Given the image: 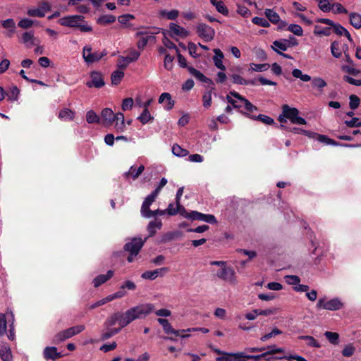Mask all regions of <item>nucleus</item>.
<instances>
[{"label":"nucleus","mask_w":361,"mask_h":361,"mask_svg":"<svg viewBox=\"0 0 361 361\" xmlns=\"http://www.w3.org/2000/svg\"><path fill=\"white\" fill-rule=\"evenodd\" d=\"M172 152L175 156L179 157H183L188 154V151L187 149L182 148L177 144L173 145Z\"/></svg>","instance_id":"nucleus-45"},{"label":"nucleus","mask_w":361,"mask_h":361,"mask_svg":"<svg viewBox=\"0 0 361 361\" xmlns=\"http://www.w3.org/2000/svg\"><path fill=\"white\" fill-rule=\"evenodd\" d=\"M159 103L164 104V107L166 110H171L174 105L171 95L168 92H164L159 96Z\"/></svg>","instance_id":"nucleus-23"},{"label":"nucleus","mask_w":361,"mask_h":361,"mask_svg":"<svg viewBox=\"0 0 361 361\" xmlns=\"http://www.w3.org/2000/svg\"><path fill=\"white\" fill-rule=\"evenodd\" d=\"M169 31L171 32L170 35L172 37L175 36L186 37L189 35V32L187 30L173 23L169 24Z\"/></svg>","instance_id":"nucleus-18"},{"label":"nucleus","mask_w":361,"mask_h":361,"mask_svg":"<svg viewBox=\"0 0 361 361\" xmlns=\"http://www.w3.org/2000/svg\"><path fill=\"white\" fill-rule=\"evenodd\" d=\"M216 276L231 285H235L238 282L234 269L227 264L219 269L216 274Z\"/></svg>","instance_id":"nucleus-5"},{"label":"nucleus","mask_w":361,"mask_h":361,"mask_svg":"<svg viewBox=\"0 0 361 361\" xmlns=\"http://www.w3.org/2000/svg\"><path fill=\"white\" fill-rule=\"evenodd\" d=\"M324 336L331 343L334 345L338 343L339 334L338 333L326 331Z\"/></svg>","instance_id":"nucleus-51"},{"label":"nucleus","mask_w":361,"mask_h":361,"mask_svg":"<svg viewBox=\"0 0 361 361\" xmlns=\"http://www.w3.org/2000/svg\"><path fill=\"white\" fill-rule=\"evenodd\" d=\"M2 27L6 30L4 35L8 38H11L16 32V22L13 18H8L1 21Z\"/></svg>","instance_id":"nucleus-14"},{"label":"nucleus","mask_w":361,"mask_h":361,"mask_svg":"<svg viewBox=\"0 0 361 361\" xmlns=\"http://www.w3.org/2000/svg\"><path fill=\"white\" fill-rule=\"evenodd\" d=\"M292 75L294 78H299L303 82H309L312 80L310 75L302 73V71L298 68H294L292 71Z\"/></svg>","instance_id":"nucleus-39"},{"label":"nucleus","mask_w":361,"mask_h":361,"mask_svg":"<svg viewBox=\"0 0 361 361\" xmlns=\"http://www.w3.org/2000/svg\"><path fill=\"white\" fill-rule=\"evenodd\" d=\"M114 129L117 133H123L126 130V123L124 115L123 113L118 112L116 114V118L114 121Z\"/></svg>","instance_id":"nucleus-21"},{"label":"nucleus","mask_w":361,"mask_h":361,"mask_svg":"<svg viewBox=\"0 0 361 361\" xmlns=\"http://www.w3.org/2000/svg\"><path fill=\"white\" fill-rule=\"evenodd\" d=\"M104 326L107 329V330H106V331L102 333V336H101L102 340H106V339L112 337L113 336L119 333L120 331L123 329V328H121L120 326L118 328H114V329L111 328V326L107 327L105 324H104Z\"/></svg>","instance_id":"nucleus-34"},{"label":"nucleus","mask_w":361,"mask_h":361,"mask_svg":"<svg viewBox=\"0 0 361 361\" xmlns=\"http://www.w3.org/2000/svg\"><path fill=\"white\" fill-rule=\"evenodd\" d=\"M228 102L231 104L233 108H243L244 103L241 102V99H245L240 94L236 92H230L229 94L226 96Z\"/></svg>","instance_id":"nucleus-17"},{"label":"nucleus","mask_w":361,"mask_h":361,"mask_svg":"<svg viewBox=\"0 0 361 361\" xmlns=\"http://www.w3.org/2000/svg\"><path fill=\"white\" fill-rule=\"evenodd\" d=\"M250 66L252 71L259 72L265 71L269 68V65L268 63L257 64L251 63Z\"/></svg>","instance_id":"nucleus-57"},{"label":"nucleus","mask_w":361,"mask_h":361,"mask_svg":"<svg viewBox=\"0 0 361 361\" xmlns=\"http://www.w3.org/2000/svg\"><path fill=\"white\" fill-rule=\"evenodd\" d=\"M90 78L91 80L86 82L88 87L101 88L105 85L103 75L99 72L92 71L90 73Z\"/></svg>","instance_id":"nucleus-12"},{"label":"nucleus","mask_w":361,"mask_h":361,"mask_svg":"<svg viewBox=\"0 0 361 361\" xmlns=\"http://www.w3.org/2000/svg\"><path fill=\"white\" fill-rule=\"evenodd\" d=\"M168 271L166 267L157 269L153 271H147L142 274L141 277L144 279L154 280L159 275L163 276Z\"/></svg>","instance_id":"nucleus-19"},{"label":"nucleus","mask_w":361,"mask_h":361,"mask_svg":"<svg viewBox=\"0 0 361 361\" xmlns=\"http://www.w3.org/2000/svg\"><path fill=\"white\" fill-rule=\"evenodd\" d=\"M14 324V315L11 311H7L5 314H0V336L7 333V324Z\"/></svg>","instance_id":"nucleus-10"},{"label":"nucleus","mask_w":361,"mask_h":361,"mask_svg":"<svg viewBox=\"0 0 361 361\" xmlns=\"http://www.w3.org/2000/svg\"><path fill=\"white\" fill-rule=\"evenodd\" d=\"M285 281L289 285H298L300 282V279L295 275H287L284 277Z\"/></svg>","instance_id":"nucleus-60"},{"label":"nucleus","mask_w":361,"mask_h":361,"mask_svg":"<svg viewBox=\"0 0 361 361\" xmlns=\"http://www.w3.org/2000/svg\"><path fill=\"white\" fill-rule=\"evenodd\" d=\"M290 131L295 134L305 135L309 137H313L314 136L317 135V134L314 133H312L310 130H304L298 127L291 128H290Z\"/></svg>","instance_id":"nucleus-50"},{"label":"nucleus","mask_w":361,"mask_h":361,"mask_svg":"<svg viewBox=\"0 0 361 361\" xmlns=\"http://www.w3.org/2000/svg\"><path fill=\"white\" fill-rule=\"evenodd\" d=\"M75 113L68 108L60 111L59 118L63 121H72L74 118Z\"/></svg>","instance_id":"nucleus-32"},{"label":"nucleus","mask_w":361,"mask_h":361,"mask_svg":"<svg viewBox=\"0 0 361 361\" xmlns=\"http://www.w3.org/2000/svg\"><path fill=\"white\" fill-rule=\"evenodd\" d=\"M349 99H350L349 106L351 109L355 110V109H357L359 106L360 103V99L357 95H355V94L350 95L349 97Z\"/></svg>","instance_id":"nucleus-59"},{"label":"nucleus","mask_w":361,"mask_h":361,"mask_svg":"<svg viewBox=\"0 0 361 361\" xmlns=\"http://www.w3.org/2000/svg\"><path fill=\"white\" fill-rule=\"evenodd\" d=\"M145 240H142L141 238H134L130 242L127 243L124 249L126 251L130 253L128 257V261L132 262L134 260V257H136L140 249L142 247Z\"/></svg>","instance_id":"nucleus-4"},{"label":"nucleus","mask_w":361,"mask_h":361,"mask_svg":"<svg viewBox=\"0 0 361 361\" xmlns=\"http://www.w3.org/2000/svg\"><path fill=\"white\" fill-rule=\"evenodd\" d=\"M116 17L113 15H103L97 19V23L106 25L115 22Z\"/></svg>","instance_id":"nucleus-44"},{"label":"nucleus","mask_w":361,"mask_h":361,"mask_svg":"<svg viewBox=\"0 0 361 361\" xmlns=\"http://www.w3.org/2000/svg\"><path fill=\"white\" fill-rule=\"evenodd\" d=\"M267 350L264 352L267 355H274L276 353H283L285 352V349L283 348L277 347L275 345H269L267 348Z\"/></svg>","instance_id":"nucleus-55"},{"label":"nucleus","mask_w":361,"mask_h":361,"mask_svg":"<svg viewBox=\"0 0 361 361\" xmlns=\"http://www.w3.org/2000/svg\"><path fill=\"white\" fill-rule=\"evenodd\" d=\"M21 41L27 48H31L39 42V39L35 37L34 32L32 31L23 32L22 35Z\"/></svg>","instance_id":"nucleus-16"},{"label":"nucleus","mask_w":361,"mask_h":361,"mask_svg":"<svg viewBox=\"0 0 361 361\" xmlns=\"http://www.w3.org/2000/svg\"><path fill=\"white\" fill-rule=\"evenodd\" d=\"M140 122L145 125L152 121L154 118L151 116L148 109H143L142 114L137 117Z\"/></svg>","instance_id":"nucleus-42"},{"label":"nucleus","mask_w":361,"mask_h":361,"mask_svg":"<svg viewBox=\"0 0 361 361\" xmlns=\"http://www.w3.org/2000/svg\"><path fill=\"white\" fill-rule=\"evenodd\" d=\"M61 25L70 27H78L80 32H88L92 30V28L85 21L83 16L72 15L61 18L59 20Z\"/></svg>","instance_id":"nucleus-2"},{"label":"nucleus","mask_w":361,"mask_h":361,"mask_svg":"<svg viewBox=\"0 0 361 361\" xmlns=\"http://www.w3.org/2000/svg\"><path fill=\"white\" fill-rule=\"evenodd\" d=\"M157 322L159 324H161L163 327V329L164 332L167 334H178V331H177L176 329H174L171 324L169 323L168 319H162L159 318L157 319Z\"/></svg>","instance_id":"nucleus-29"},{"label":"nucleus","mask_w":361,"mask_h":361,"mask_svg":"<svg viewBox=\"0 0 361 361\" xmlns=\"http://www.w3.org/2000/svg\"><path fill=\"white\" fill-rule=\"evenodd\" d=\"M287 30L297 36H302L303 30L300 25L298 24H290L288 26Z\"/></svg>","instance_id":"nucleus-56"},{"label":"nucleus","mask_w":361,"mask_h":361,"mask_svg":"<svg viewBox=\"0 0 361 361\" xmlns=\"http://www.w3.org/2000/svg\"><path fill=\"white\" fill-rule=\"evenodd\" d=\"M145 166L144 165H140L138 167H136L135 166H131L128 171H126L123 173V177L126 180H136L140 174L144 171Z\"/></svg>","instance_id":"nucleus-15"},{"label":"nucleus","mask_w":361,"mask_h":361,"mask_svg":"<svg viewBox=\"0 0 361 361\" xmlns=\"http://www.w3.org/2000/svg\"><path fill=\"white\" fill-rule=\"evenodd\" d=\"M107 52L105 49L102 51H92V47L87 45L83 47L82 58L87 64L99 61L103 56H106Z\"/></svg>","instance_id":"nucleus-6"},{"label":"nucleus","mask_w":361,"mask_h":361,"mask_svg":"<svg viewBox=\"0 0 361 361\" xmlns=\"http://www.w3.org/2000/svg\"><path fill=\"white\" fill-rule=\"evenodd\" d=\"M331 8L333 13L335 14L348 13L347 9L345 8L340 3L333 4Z\"/></svg>","instance_id":"nucleus-62"},{"label":"nucleus","mask_w":361,"mask_h":361,"mask_svg":"<svg viewBox=\"0 0 361 361\" xmlns=\"http://www.w3.org/2000/svg\"><path fill=\"white\" fill-rule=\"evenodd\" d=\"M282 110L286 118L289 119L291 123L297 125H305L307 123L305 118L298 116L299 111L296 108L284 104L282 106Z\"/></svg>","instance_id":"nucleus-7"},{"label":"nucleus","mask_w":361,"mask_h":361,"mask_svg":"<svg viewBox=\"0 0 361 361\" xmlns=\"http://www.w3.org/2000/svg\"><path fill=\"white\" fill-rule=\"evenodd\" d=\"M176 206L178 207V213H179L180 216H182L184 218L194 221L195 214H193V211L188 212L183 205L179 204Z\"/></svg>","instance_id":"nucleus-47"},{"label":"nucleus","mask_w":361,"mask_h":361,"mask_svg":"<svg viewBox=\"0 0 361 361\" xmlns=\"http://www.w3.org/2000/svg\"><path fill=\"white\" fill-rule=\"evenodd\" d=\"M189 71L196 79L198 80L205 82V83H209L211 82V80L208 78H207L203 73H202L200 71L194 68H190Z\"/></svg>","instance_id":"nucleus-33"},{"label":"nucleus","mask_w":361,"mask_h":361,"mask_svg":"<svg viewBox=\"0 0 361 361\" xmlns=\"http://www.w3.org/2000/svg\"><path fill=\"white\" fill-rule=\"evenodd\" d=\"M162 226V222L161 220L155 219L151 221L147 225V231L149 236H153L157 230H160Z\"/></svg>","instance_id":"nucleus-30"},{"label":"nucleus","mask_w":361,"mask_h":361,"mask_svg":"<svg viewBox=\"0 0 361 361\" xmlns=\"http://www.w3.org/2000/svg\"><path fill=\"white\" fill-rule=\"evenodd\" d=\"M86 121L90 124L99 123L100 122V118L93 110H90L86 114Z\"/></svg>","instance_id":"nucleus-43"},{"label":"nucleus","mask_w":361,"mask_h":361,"mask_svg":"<svg viewBox=\"0 0 361 361\" xmlns=\"http://www.w3.org/2000/svg\"><path fill=\"white\" fill-rule=\"evenodd\" d=\"M35 23V21L30 19V18H23L21 19L18 23V27L23 28V29H29Z\"/></svg>","instance_id":"nucleus-54"},{"label":"nucleus","mask_w":361,"mask_h":361,"mask_svg":"<svg viewBox=\"0 0 361 361\" xmlns=\"http://www.w3.org/2000/svg\"><path fill=\"white\" fill-rule=\"evenodd\" d=\"M44 357L47 360L50 359L54 360L62 357V355L57 352L56 347H47L44 350Z\"/></svg>","instance_id":"nucleus-26"},{"label":"nucleus","mask_w":361,"mask_h":361,"mask_svg":"<svg viewBox=\"0 0 361 361\" xmlns=\"http://www.w3.org/2000/svg\"><path fill=\"white\" fill-rule=\"evenodd\" d=\"M85 329L84 325H78L71 327L64 331L59 332L54 337V341L56 343L62 342L72 336L78 334Z\"/></svg>","instance_id":"nucleus-8"},{"label":"nucleus","mask_w":361,"mask_h":361,"mask_svg":"<svg viewBox=\"0 0 361 361\" xmlns=\"http://www.w3.org/2000/svg\"><path fill=\"white\" fill-rule=\"evenodd\" d=\"M179 12L178 10L173 9L171 11L161 10L159 15L161 17L166 18L169 20H175L178 16Z\"/></svg>","instance_id":"nucleus-37"},{"label":"nucleus","mask_w":361,"mask_h":361,"mask_svg":"<svg viewBox=\"0 0 361 361\" xmlns=\"http://www.w3.org/2000/svg\"><path fill=\"white\" fill-rule=\"evenodd\" d=\"M145 34V32L140 31L137 32L135 35L136 37H140V39L137 43V47L140 49H144L149 40L154 39V37L153 35L144 36Z\"/></svg>","instance_id":"nucleus-27"},{"label":"nucleus","mask_w":361,"mask_h":361,"mask_svg":"<svg viewBox=\"0 0 361 361\" xmlns=\"http://www.w3.org/2000/svg\"><path fill=\"white\" fill-rule=\"evenodd\" d=\"M193 214H195L194 220H199L212 224L216 223V217L212 214H205L197 211H193Z\"/></svg>","instance_id":"nucleus-25"},{"label":"nucleus","mask_w":361,"mask_h":361,"mask_svg":"<svg viewBox=\"0 0 361 361\" xmlns=\"http://www.w3.org/2000/svg\"><path fill=\"white\" fill-rule=\"evenodd\" d=\"M332 32V28L330 27H322L319 25H315L314 34L315 35L329 36Z\"/></svg>","instance_id":"nucleus-40"},{"label":"nucleus","mask_w":361,"mask_h":361,"mask_svg":"<svg viewBox=\"0 0 361 361\" xmlns=\"http://www.w3.org/2000/svg\"><path fill=\"white\" fill-rule=\"evenodd\" d=\"M0 357L2 361L12 360V354L10 347L5 343L0 344Z\"/></svg>","instance_id":"nucleus-28"},{"label":"nucleus","mask_w":361,"mask_h":361,"mask_svg":"<svg viewBox=\"0 0 361 361\" xmlns=\"http://www.w3.org/2000/svg\"><path fill=\"white\" fill-rule=\"evenodd\" d=\"M140 56V53L135 49H132L128 56L126 57H121L123 61H126V63H130L133 61H135L138 59Z\"/></svg>","instance_id":"nucleus-41"},{"label":"nucleus","mask_w":361,"mask_h":361,"mask_svg":"<svg viewBox=\"0 0 361 361\" xmlns=\"http://www.w3.org/2000/svg\"><path fill=\"white\" fill-rule=\"evenodd\" d=\"M264 14L268 20L274 24H276L280 21L279 15L272 9H266Z\"/></svg>","instance_id":"nucleus-36"},{"label":"nucleus","mask_w":361,"mask_h":361,"mask_svg":"<svg viewBox=\"0 0 361 361\" xmlns=\"http://www.w3.org/2000/svg\"><path fill=\"white\" fill-rule=\"evenodd\" d=\"M214 56H213V61L214 66L221 71H225L226 66L223 63V59L224 55L219 49H214L213 50Z\"/></svg>","instance_id":"nucleus-22"},{"label":"nucleus","mask_w":361,"mask_h":361,"mask_svg":"<svg viewBox=\"0 0 361 361\" xmlns=\"http://www.w3.org/2000/svg\"><path fill=\"white\" fill-rule=\"evenodd\" d=\"M157 196L158 195L153 191L146 197L142 202L140 209L142 216L149 219V215L148 214L150 212V206L155 201Z\"/></svg>","instance_id":"nucleus-11"},{"label":"nucleus","mask_w":361,"mask_h":361,"mask_svg":"<svg viewBox=\"0 0 361 361\" xmlns=\"http://www.w3.org/2000/svg\"><path fill=\"white\" fill-rule=\"evenodd\" d=\"M350 25L355 29L361 28V14L356 12H351L349 14Z\"/></svg>","instance_id":"nucleus-31"},{"label":"nucleus","mask_w":361,"mask_h":361,"mask_svg":"<svg viewBox=\"0 0 361 361\" xmlns=\"http://www.w3.org/2000/svg\"><path fill=\"white\" fill-rule=\"evenodd\" d=\"M124 76V73L121 71H115L112 73L111 79L112 85H118L122 78Z\"/></svg>","instance_id":"nucleus-48"},{"label":"nucleus","mask_w":361,"mask_h":361,"mask_svg":"<svg viewBox=\"0 0 361 361\" xmlns=\"http://www.w3.org/2000/svg\"><path fill=\"white\" fill-rule=\"evenodd\" d=\"M272 48L275 51L280 54V53H281L280 51H286L288 46L285 41L276 40L273 42Z\"/></svg>","instance_id":"nucleus-46"},{"label":"nucleus","mask_w":361,"mask_h":361,"mask_svg":"<svg viewBox=\"0 0 361 361\" xmlns=\"http://www.w3.org/2000/svg\"><path fill=\"white\" fill-rule=\"evenodd\" d=\"M196 31L198 36L206 42L213 40L215 35L214 29L205 23L197 24Z\"/></svg>","instance_id":"nucleus-9"},{"label":"nucleus","mask_w":361,"mask_h":361,"mask_svg":"<svg viewBox=\"0 0 361 361\" xmlns=\"http://www.w3.org/2000/svg\"><path fill=\"white\" fill-rule=\"evenodd\" d=\"M27 14L31 17H44V13L40 11L39 8H30L27 11Z\"/></svg>","instance_id":"nucleus-61"},{"label":"nucleus","mask_w":361,"mask_h":361,"mask_svg":"<svg viewBox=\"0 0 361 361\" xmlns=\"http://www.w3.org/2000/svg\"><path fill=\"white\" fill-rule=\"evenodd\" d=\"M355 352V347L353 343H348L345 345L343 349L342 350V355L344 357H351L354 353Z\"/></svg>","instance_id":"nucleus-52"},{"label":"nucleus","mask_w":361,"mask_h":361,"mask_svg":"<svg viewBox=\"0 0 361 361\" xmlns=\"http://www.w3.org/2000/svg\"><path fill=\"white\" fill-rule=\"evenodd\" d=\"M231 76L233 79V83H235V84L244 85H255V80H247L244 79L243 77H241L240 75L233 74Z\"/></svg>","instance_id":"nucleus-35"},{"label":"nucleus","mask_w":361,"mask_h":361,"mask_svg":"<svg viewBox=\"0 0 361 361\" xmlns=\"http://www.w3.org/2000/svg\"><path fill=\"white\" fill-rule=\"evenodd\" d=\"M133 106V99L131 97H128L123 100L121 108L123 111H128L131 109Z\"/></svg>","instance_id":"nucleus-64"},{"label":"nucleus","mask_w":361,"mask_h":361,"mask_svg":"<svg viewBox=\"0 0 361 361\" xmlns=\"http://www.w3.org/2000/svg\"><path fill=\"white\" fill-rule=\"evenodd\" d=\"M312 89L316 90L315 96H319L323 94L324 88L327 86L326 82L321 77H314L311 80Z\"/></svg>","instance_id":"nucleus-13"},{"label":"nucleus","mask_w":361,"mask_h":361,"mask_svg":"<svg viewBox=\"0 0 361 361\" xmlns=\"http://www.w3.org/2000/svg\"><path fill=\"white\" fill-rule=\"evenodd\" d=\"M212 5L215 6L216 11L219 13H221L224 16L228 15V10L222 1H217L213 3Z\"/></svg>","instance_id":"nucleus-49"},{"label":"nucleus","mask_w":361,"mask_h":361,"mask_svg":"<svg viewBox=\"0 0 361 361\" xmlns=\"http://www.w3.org/2000/svg\"><path fill=\"white\" fill-rule=\"evenodd\" d=\"M331 52L335 58H340L341 56V50L340 44L338 42H333L331 44Z\"/></svg>","instance_id":"nucleus-53"},{"label":"nucleus","mask_w":361,"mask_h":361,"mask_svg":"<svg viewBox=\"0 0 361 361\" xmlns=\"http://www.w3.org/2000/svg\"><path fill=\"white\" fill-rule=\"evenodd\" d=\"M114 275V271L112 270H109L106 274H100L94 278L92 281L93 286L95 288H98L105 282H106L109 279H110Z\"/></svg>","instance_id":"nucleus-24"},{"label":"nucleus","mask_w":361,"mask_h":361,"mask_svg":"<svg viewBox=\"0 0 361 361\" xmlns=\"http://www.w3.org/2000/svg\"><path fill=\"white\" fill-rule=\"evenodd\" d=\"M298 339L306 341V343L310 347L320 348L321 345L319 343L311 336H300Z\"/></svg>","instance_id":"nucleus-38"},{"label":"nucleus","mask_w":361,"mask_h":361,"mask_svg":"<svg viewBox=\"0 0 361 361\" xmlns=\"http://www.w3.org/2000/svg\"><path fill=\"white\" fill-rule=\"evenodd\" d=\"M154 309L152 304H140L128 309L125 312H117L112 314L105 321V325L109 327L118 324L121 328H124L136 319L146 317L153 312Z\"/></svg>","instance_id":"nucleus-1"},{"label":"nucleus","mask_w":361,"mask_h":361,"mask_svg":"<svg viewBox=\"0 0 361 361\" xmlns=\"http://www.w3.org/2000/svg\"><path fill=\"white\" fill-rule=\"evenodd\" d=\"M253 119L259 120L262 121V123L267 124V125H271L274 123V121L273 118L268 116H265L263 114H259L257 117H252Z\"/></svg>","instance_id":"nucleus-63"},{"label":"nucleus","mask_w":361,"mask_h":361,"mask_svg":"<svg viewBox=\"0 0 361 361\" xmlns=\"http://www.w3.org/2000/svg\"><path fill=\"white\" fill-rule=\"evenodd\" d=\"M252 22L254 24L262 26L263 27H268L270 25L269 21L267 19L260 17H254L252 19Z\"/></svg>","instance_id":"nucleus-58"},{"label":"nucleus","mask_w":361,"mask_h":361,"mask_svg":"<svg viewBox=\"0 0 361 361\" xmlns=\"http://www.w3.org/2000/svg\"><path fill=\"white\" fill-rule=\"evenodd\" d=\"M344 307V303L339 298H334L327 301L324 298H319L317 303V309H323L329 311H337Z\"/></svg>","instance_id":"nucleus-3"},{"label":"nucleus","mask_w":361,"mask_h":361,"mask_svg":"<svg viewBox=\"0 0 361 361\" xmlns=\"http://www.w3.org/2000/svg\"><path fill=\"white\" fill-rule=\"evenodd\" d=\"M102 118V124L104 126H109L113 123L116 118V114L109 108H105L102 111L101 113Z\"/></svg>","instance_id":"nucleus-20"}]
</instances>
